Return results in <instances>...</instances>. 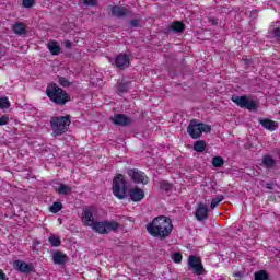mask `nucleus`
<instances>
[{
    "instance_id": "obj_1",
    "label": "nucleus",
    "mask_w": 280,
    "mask_h": 280,
    "mask_svg": "<svg viewBox=\"0 0 280 280\" xmlns=\"http://www.w3.org/2000/svg\"><path fill=\"white\" fill-rule=\"evenodd\" d=\"M174 225L172 224V219L167 217H156L151 223L147 225V231L152 237H161V240H165V237H170L172 235V231Z\"/></svg>"
},
{
    "instance_id": "obj_2",
    "label": "nucleus",
    "mask_w": 280,
    "mask_h": 280,
    "mask_svg": "<svg viewBox=\"0 0 280 280\" xmlns=\"http://www.w3.org/2000/svg\"><path fill=\"white\" fill-rule=\"evenodd\" d=\"M46 95H48L49 100L59 106H65L67 102H69V94L65 92L58 84L50 83L46 88Z\"/></svg>"
},
{
    "instance_id": "obj_3",
    "label": "nucleus",
    "mask_w": 280,
    "mask_h": 280,
    "mask_svg": "<svg viewBox=\"0 0 280 280\" xmlns=\"http://www.w3.org/2000/svg\"><path fill=\"white\" fill-rule=\"evenodd\" d=\"M71 126V116H56L50 119V129L52 131V137H61L69 130Z\"/></svg>"
},
{
    "instance_id": "obj_4",
    "label": "nucleus",
    "mask_w": 280,
    "mask_h": 280,
    "mask_svg": "<svg viewBox=\"0 0 280 280\" xmlns=\"http://www.w3.org/2000/svg\"><path fill=\"white\" fill-rule=\"evenodd\" d=\"M187 132L190 135L191 139H200V135H202V132H211V126L205 122L191 120L188 125Z\"/></svg>"
},
{
    "instance_id": "obj_5",
    "label": "nucleus",
    "mask_w": 280,
    "mask_h": 280,
    "mask_svg": "<svg viewBox=\"0 0 280 280\" xmlns=\"http://www.w3.org/2000/svg\"><path fill=\"white\" fill-rule=\"evenodd\" d=\"M113 194L119 200H124L126 198V179H124V175L118 174L113 180Z\"/></svg>"
},
{
    "instance_id": "obj_6",
    "label": "nucleus",
    "mask_w": 280,
    "mask_h": 280,
    "mask_svg": "<svg viewBox=\"0 0 280 280\" xmlns=\"http://www.w3.org/2000/svg\"><path fill=\"white\" fill-rule=\"evenodd\" d=\"M129 178L137 185H148L150 183V178L139 168H130L127 171Z\"/></svg>"
},
{
    "instance_id": "obj_7",
    "label": "nucleus",
    "mask_w": 280,
    "mask_h": 280,
    "mask_svg": "<svg viewBox=\"0 0 280 280\" xmlns=\"http://www.w3.org/2000/svg\"><path fill=\"white\" fill-rule=\"evenodd\" d=\"M232 102L240 106V108H247V110H255L257 108L255 101L248 98V96H232Z\"/></svg>"
},
{
    "instance_id": "obj_8",
    "label": "nucleus",
    "mask_w": 280,
    "mask_h": 280,
    "mask_svg": "<svg viewBox=\"0 0 280 280\" xmlns=\"http://www.w3.org/2000/svg\"><path fill=\"white\" fill-rule=\"evenodd\" d=\"M188 267L192 270L194 275L200 277V275H205V267L202 266V260L198 256H189L188 257Z\"/></svg>"
},
{
    "instance_id": "obj_9",
    "label": "nucleus",
    "mask_w": 280,
    "mask_h": 280,
    "mask_svg": "<svg viewBox=\"0 0 280 280\" xmlns=\"http://www.w3.org/2000/svg\"><path fill=\"white\" fill-rule=\"evenodd\" d=\"M110 62L114 63L117 69H127V67H130V56L119 54L115 59H110Z\"/></svg>"
},
{
    "instance_id": "obj_10",
    "label": "nucleus",
    "mask_w": 280,
    "mask_h": 280,
    "mask_svg": "<svg viewBox=\"0 0 280 280\" xmlns=\"http://www.w3.org/2000/svg\"><path fill=\"white\" fill-rule=\"evenodd\" d=\"M82 222L85 226H93L95 224V217H93V208L86 207L82 212Z\"/></svg>"
},
{
    "instance_id": "obj_11",
    "label": "nucleus",
    "mask_w": 280,
    "mask_h": 280,
    "mask_svg": "<svg viewBox=\"0 0 280 280\" xmlns=\"http://www.w3.org/2000/svg\"><path fill=\"white\" fill-rule=\"evenodd\" d=\"M13 265H14V268H16V270H19L24 275H30V272H35L34 264L32 262L27 264L23 260H15Z\"/></svg>"
},
{
    "instance_id": "obj_12",
    "label": "nucleus",
    "mask_w": 280,
    "mask_h": 280,
    "mask_svg": "<svg viewBox=\"0 0 280 280\" xmlns=\"http://www.w3.org/2000/svg\"><path fill=\"white\" fill-rule=\"evenodd\" d=\"M195 218L198 222L209 219V207L205 203H199L196 209Z\"/></svg>"
},
{
    "instance_id": "obj_13",
    "label": "nucleus",
    "mask_w": 280,
    "mask_h": 280,
    "mask_svg": "<svg viewBox=\"0 0 280 280\" xmlns=\"http://www.w3.org/2000/svg\"><path fill=\"white\" fill-rule=\"evenodd\" d=\"M110 119L115 126H130L132 124V118L126 116V114H115Z\"/></svg>"
},
{
    "instance_id": "obj_14",
    "label": "nucleus",
    "mask_w": 280,
    "mask_h": 280,
    "mask_svg": "<svg viewBox=\"0 0 280 280\" xmlns=\"http://www.w3.org/2000/svg\"><path fill=\"white\" fill-rule=\"evenodd\" d=\"M52 187L59 196H69L72 191L71 186L62 183H54Z\"/></svg>"
},
{
    "instance_id": "obj_15",
    "label": "nucleus",
    "mask_w": 280,
    "mask_h": 280,
    "mask_svg": "<svg viewBox=\"0 0 280 280\" xmlns=\"http://www.w3.org/2000/svg\"><path fill=\"white\" fill-rule=\"evenodd\" d=\"M129 197L133 202H141L145 198V192L141 188H131L129 190Z\"/></svg>"
},
{
    "instance_id": "obj_16",
    "label": "nucleus",
    "mask_w": 280,
    "mask_h": 280,
    "mask_svg": "<svg viewBox=\"0 0 280 280\" xmlns=\"http://www.w3.org/2000/svg\"><path fill=\"white\" fill-rule=\"evenodd\" d=\"M259 124H261V126H262V128H265V130H269L270 132H275V130H277V128H279V122H277L275 120H270L268 118L259 119Z\"/></svg>"
},
{
    "instance_id": "obj_17",
    "label": "nucleus",
    "mask_w": 280,
    "mask_h": 280,
    "mask_svg": "<svg viewBox=\"0 0 280 280\" xmlns=\"http://www.w3.org/2000/svg\"><path fill=\"white\" fill-rule=\"evenodd\" d=\"M67 260H68L67 254L60 250L55 252V254L52 255V261L57 266H62V264H67Z\"/></svg>"
},
{
    "instance_id": "obj_18",
    "label": "nucleus",
    "mask_w": 280,
    "mask_h": 280,
    "mask_svg": "<svg viewBox=\"0 0 280 280\" xmlns=\"http://www.w3.org/2000/svg\"><path fill=\"white\" fill-rule=\"evenodd\" d=\"M91 229L98 233L100 235H107L106 221H96Z\"/></svg>"
},
{
    "instance_id": "obj_19",
    "label": "nucleus",
    "mask_w": 280,
    "mask_h": 280,
    "mask_svg": "<svg viewBox=\"0 0 280 280\" xmlns=\"http://www.w3.org/2000/svg\"><path fill=\"white\" fill-rule=\"evenodd\" d=\"M128 14V9L119 5L112 7V16H116L117 19H121Z\"/></svg>"
},
{
    "instance_id": "obj_20",
    "label": "nucleus",
    "mask_w": 280,
    "mask_h": 280,
    "mask_svg": "<svg viewBox=\"0 0 280 280\" xmlns=\"http://www.w3.org/2000/svg\"><path fill=\"white\" fill-rule=\"evenodd\" d=\"M12 30L18 36H24V34H27V28L23 22L15 23Z\"/></svg>"
},
{
    "instance_id": "obj_21",
    "label": "nucleus",
    "mask_w": 280,
    "mask_h": 280,
    "mask_svg": "<svg viewBox=\"0 0 280 280\" xmlns=\"http://www.w3.org/2000/svg\"><path fill=\"white\" fill-rule=\"evenodd\" d=\"M48 49L52 56H59L62 48H60V43L51 40L48 43Z\"/></svg>"
},
{
    "instance_id": "obj_22",
    "label": "nucleus",
    "mask_w": 280,
    "mask_h": 280,
    "mask_svg": "<svg viewBox=\"0 0 280 280\" xmlns=\"http://www.w3.org/2000/svg\"><path fill=\"white\" fill-rule=\"evenodd\" d=\"M105 229L107 231V235L108 233L113 232V233H117L118 229H119V223L115 220L112 221H105Z\"/></svg>"
},
{
    "instance_id": "obj_23",
    "label": "nucleus",
    "mask_w": 280,
    "mask_h": 280,
    "mask_svg": "<svg viewBox=\"0 0 280 280\" xmlns=\"http://www.w3.org/2000/svg\"><path fill=\"white\" fill-rule=\"evenodd\" d=\"M170 28L176 34L185 32V24L183 22H174L171 24Z\"/></svg>"
},
{
    "instance_id": "obj_24",
    "label": "nucleus",
    "mask_w": 280,
    "mask_h": 280,
    "mask_svg": "<svg viewBox=\"0 0 280 280\" xmlns=\"http://www.w3.org/2000/svg\"><path fill=\"white\" fill-rule=\"evenodd\" d=\"M116 89H117L118 95H121L124 93H128V91H130V83H126V82L118 83L116 85Z\"/></svg>"
},
{
    "instance_id": "obj_25",
    "label": "nucleus",
    "mask_w": 280,
    "mask_h": 280,
    "mask_svg": "<svg viewBox=\"0 0 280 280\" xmlns=\"http://www.w3.org/2000/svg\"><path fill=\"white\" fill-rule=\"evenodd\" d=\"M275 159H272L271 155H265L262 158V165L268 170H272V167H275Z\"/></svg>"
},
{
    "instance_id": "obj_26",
    "label": "nucleus",
    "mask_w": 280,
    "mask_h": 280,
    "mask_svg": "<svg viewBox=\"0 0 280 280\" xmlns=\"http://www.w3.org/2000/svg\"><path fill=\"white\" fill-rule=\"evenodd\" d=\"M48 242L50 244V246L52 247H58L62 244V241L60 240L59 236H56L55 234H51L49 237H48Z\"/></svg>"
},
{
    "instance_id": "obj_27",
    "label": "nucleus",
    "mask_w": 280,
    "mask_h": 280,
    "mask_svg": "<svg viewBox=\"0 0 280 280\" xmlns=\"http://www.w3.org/2000/svg\"><path fill=\"white\" fill-rule=\"evenodd\" d=\"M206 148L207 143L203 140H198L194 144L195 152H202L203 150H206Z\"/></svg>"
},
{
    "instance_id": "obj_28",
    "label": "nucleus",
    "mask_w": 280,
    "mask_h": 280,
    "mask_svg": "<svg viewBox=\"0 0 280 280\" xmlns=\"http://www.w3.org/2000/svg\"><path fill=\"white\" fill-rule=\"evenodd\" d=\"M269 34H271L273 38H277V40H280V26L271 25L269 28Z\"/></svg>"
},
{
    "instance_id": "obj_29",
    "label": "nucleus",
    "mask_w": 280,
    "mask_h": 280,
    "mask_svg": "<svg viewBox=\"0 0 280 280\" xmlns=\"http://www.w3.org/2000/svg\"><path fill=\"white\" fill-rule=\"evenodd\" d=\"M49 211L50 213H58L59 211H62V202H54L52 206H50Z\"/></svg>"
},
{
    "instance_id": "obj_30",
    "label": "nucleus",
    "mask_w": 280,
    "mask_h": 280,
    "mask_svg": "<svg viewBox=\"0 0 280 280\" xmlns=\"http://www.w3.org/2000/svg\"><path fill=\"white\" fill-rule=\"evenodd\" d=\"M222 200H224V196L222 195L215 196L210 203V209H215V207H218V205H220Z\"/></svg>"
},
{
    "instance_id": "obj_31",
    "label": "nucleus",
    "mask_w": 280,
    "mask_h": 280,
    "mask_svg": "<svg viewBox=\"0 0 280 280\" xmlns=\"http://www.w3.org/2000/svg\"><path fill=\"white\" fill-rule=\"evenodd\" d=\"M254 280H268V272L266 270L257 271L254 275Z\"/></svg>"
},
{
    "instance_id": "obj_32",
    "label": "nucleus",
    "mask_w": 280,
    "mask_h": 280,
    "mask_svg": "<svg viewBox=\"0 0 280 280\" xmlns=\"http://www.w3.org/2000/svg\"><path fill=\"white\" fill-rule=\"evenodd\" d=\"M212 165L213 167H222V165H224V159H222V156H214L212 159Z\"/></svg>"
},
{
    "instance_id": "obj_33",
    "label": "nucleus",
    "mask_w": 280,
    "mask_h": 280,
    "mask_svg": "<svg viewBox=\"0 0 280 280\" xmlns=\"http://www.w3.org/2000/svg\"><path fill=\"white\" fill-rule=\"evenodd\" d=\"M160 188L163 190V191H170L172 190V184H170L166 180H163L160 183Z\"/></svg>"
},
{
    "instance_id": "obj_34",
    "label": "nucleus",
    "mask_w": 280,
    "mask_h": 280,
    "mask_svg": "<svg viewBox=\"0 0 280 280\" xmlns=\"http://www.w3.org/2000/svg\"><path fill=\"white\" fill-rule=\"evenodd\" d=\"M58 82H59L60 86H71V82H69L68 78L58 77Z\"/></svg>"
},
{
    "instance_id": "obj_35",
    "label": "nucleus",
    "mask_w": 280,
    "mask_h": 280,
    "mask_svg": "<svg viewBox=\"0 0 280 280\" xmlns=\"http://www.w3.org/2000/svg\"><path fill=\"white\" fill-rule=\"evenodd\" d=\"M0 108H10V101L8 97L0 98Z\"/></svg>"
},
{
    "instance_id": "obj_36",
    "label": "nucleus",
    "mask_w": 280,
    "mask_h": 280,
    "mask_svg": "<svg viewBox=\"0 0 280 280\" xmlns=\"http://www.w3.org/2000/svg\"><path fill=\"white\" fill-rule=\"evenodd\" d=\"M172 259L175 264H180L183 261V255L180 253H175L173 254Z\"/></svg>"
},
{
    "instance_id": "obj_37",
    "label": "nucleus",
    "mask_w": 280,
    "mask_h": 280,
    "mask_svg": "<svg viewBox=\"0 0 280 280\" xmlns=\"http://www.w3.org/2000/svg\"><path fill=\"white\" fill-rule=\"evenodd\" d=\"M84 5H90L91 8H94V5H97L96 0H83Z\"/></svg>"
},
{
    "instance_id": "obj_38",
    "label": "nucleus",
    "mask_w": 280,
    "mask_h": 280,
    "mask_svg": "<svg viewBox=\"0 0 280 280\" xmlns=\"http://www.w3.org/2000/svg\"><path fill=\"white\" fill-rule=\"evenodd\" d=\"M10 118L8 116L0 117V126H8Z\"/></svg>"
},
{
    "instance_id": "obj_39",
    "label": "nucleus",
    "mask_w": 280,
    "mask_h": 280,
    "mask_svg": "<svg viewBox=\"0 0 280 280\" xmlns=\"http://www.w3.org/2000/svg\"><path fill=\"white\" fill-rule=\"evenodd\" d=\"M24 8H32L34 5V0H23Z\"/></svg>"
},
{
    "instance_id": "obj_40",
    "label": "nucleus",
    "mask_w": 280,
    "mask_h": 280,
    "mask_svg": "<svg viewBox=\"0 0 280 280\" xmlns=\"http://www.w3.org/2000/svg\"><path fill=\"white\" fill-rule=\"evenodd\" d=\"M63 45H65L66 49H71V47H72V43L69 39L63 40Z\"/></svg>"
},
{
    "instance_id": "obj_41",
    "label": "nucleus",
    "mask_w": 280,
    "mask_h": 280,
    "mask_svg": "<svg viewBox=\"0 0 280 280\" xmlns=\"http://www.w3.org/2000/svg\"><path fill=\"white\" fill-rule=\"evenodd\" d=\"M130 25L131 27H139V20H131Z\"/></svg>"
},
{
    "instance_id": "obj_42",
    "label": "nucleus",
    "mask_w": 280,
    "mask_h": 280,
    "mask_svg": "<svg viewBox=\"0 0 280 280\" xmlns=\"http://www.w3.org/2000/svg\"><path fill=\"white\" fill-rule=\"evenodd\" d=\"M0 280H8V276H5V272L0 269Z\"/></svg>"
},
{
    "instance_id": "obj_43",
    "label": "nucleus",
    "mask_w": 280,
    "mask_h": 280,
    "mask_svg": "<svg viewBox=\"0 0 280 280\" xmlns=\"http://www.w3.org/2000/svg\"><path fill=\"white\" fill-rule=\"evenodd\" d=\"M234 277H236L237 279H242V277H244V273H242V271H236L233 273Z\"/></svg>"
},
{
    "instance_id": "obj_44",
    "label": "nucleus",
    "mask_w": 280,
    "mask_h": 280,
    "mask_svg": "<svg viewBox=\"0 0 280 280\" xmlns=\"http://www.w3.org/2000/svg\"><path fill=\"white\" fill-rule=\"evenodd\" d=\"M209 23L210 25H218V19L210 18Z\"/></svg>"
},
{
    "instance_id": "obj_45",
    "label": "nucleus",
    "mask_w": 280,
    "mask_h": 280,
    "mask_svg": "<svg viewBox=\"0 0 280 280\" xmlns=\"http://www.w3.org/2000/svg\"><path fill=\"white\" fill-rule=\"evenodd\" d=\"M266 187H267V189H272V184L268 183V184L266 185Z\"/></svg>"
}]
</instances>
